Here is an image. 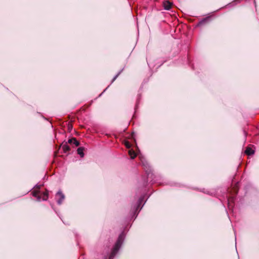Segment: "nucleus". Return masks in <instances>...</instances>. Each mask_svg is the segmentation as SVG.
<instances>
[{
  "mask_svg": "<svg viewBox=\"0 0 259 259\" xmlns=\"http://www.w3.org/2000/svg\"><path fill=\"white\" fill-rule=\"evenodd\" d=\"M40 186L36 187L31 192L32 195L37 198L38 201L47 200L48 198L49 193L47 190L41 192L39 191Z\"/></svg>",
  "mask_w": 259,
  "mask_h": 259,
  "instance_id": "obj_1",
  "label": "nucleus"
},
{
  "mask_svg": "<svg viewBox=\"0 0 259 259\" xmlns=\"http://www.w3.org/2000/svg\"><path fill=\"white\" fill-rule=\"evenodd\" d=\"M123 239H124L123 235L122 234H120L119 236L118 239L114 245V247L113 248V250H112V254L116 253L118 251V250H119V249L120 248V247L121 246V244L123 241Z\"/></svg>",
  "mask_w": 259,
  "mask_h": 259,
  "instance_id": "obj_2",
  "label": "nucleus"
},
{
  "mask_svg": "<svg viewBox=\"0 0 259 259\" xmlns=\"http://www.w3.org/2000/svg\"><path fill=\"white\" fill-rule=\"evenodd\" d=\"M210 20V17H206L201 20L196 25L197 27H201L207 24Z\"/></svg>",
  "mask_w": 259,
  "mask_h": 259,
  "instance_id": "obj_3",
  "label": "nucleus"
},
{
  "mask_svg": "<svg viewBox=\"0 0 259 259\" xmlns=\"http://www.w3.org/2000/svg\"><path fill=\"white\" fill-rule=\"evenodd\" d=\"M65 198L64 195L61 192L58 191L56 195V199L59 204H61Z\"/></svg>",
  "mask_w": 259,
  "mask_h": 259,
  "instance_id": "obj_4",
  "label": "nucleus"
},
{
  "mask_svg": "<svg viewBox=\"0 0 259 259\" xmlns=\"http://www.w3.org/2000/svg\"><path fill=\"white\" fill-rule=\"evenodd\" d=\"M163 5L164 9L169 10L171 8L172 4L169 1H164L163 3Z\"/></svg>",
  "mask_w": 259,
  "mask_h": 259,
  "instance_id": "obj_5",
  "label": "nucleus"
},
{
  "mask_svg": "<svg viewBox=\"0 0 259 259\" xmlns=\"http://www.w3.org/2000/svg\"><path fill=\"white\" fill-rule=\"evenodd\" d=\"M68 143L70 144H74L76 147L79 146V142L77 141V140L74 138L69 139L68 141Z\"/></svg>",
  "mask_w": 259,
  "mask_h": 259,
  "instance_id": "obj_6",
  "label": "nucleus"
},
{
  "mask_svg": "<svg viewBox=\"0 0 259 259\" xmlns=\"http://www.w3.org/2000/svg\"><path fill=\"white\" fill-rule=\"evenodd\" d=\"M254 153V150L252 149L250 147H246L245 150V153L247 155H251L253 154Z\"/></svg>",
  "mask_w": 259,
  "mask_h": 259,
  "instance_id": "obj_7",
  "label": "nucleus"
},
{
  "mask_svg": "<svg viewBox=\"0 0 259 259\" xmlns=\"http://www.w3.org/2000/svg\"><path fill=\"white\" fill-rule=\"evenodd\" d=\"M84 148L83 147H79L77 149V154L80 156L81 157H83L84 156L83 153Z\"/></svg>",
  "mask_w": 259,
  "mask_h": 259,
  "instance_id": "obj_8",
  "label": "nucleus"
},
{
  "mask_svg": "<svg viewBox=\"0 0 259 259\" xmlns=\"http://www.w3.org/2000/svg\"><path fill=\"white\" fill-rule=\"evenodd\" d=\"M62 149L64 153H66L70 150V147L67 144L63 145L62 146Z\"/></svg>",
  "mask_w": 259,
  "mask_h": 259,
  "instance_id": "obj_9",
  "label": "nucleus"
},
{
  "mask_svg": "<svg viewBox=\"0 0 259 259\" xmlns=\"http://www.w3.org/2000/svg\"><path fill=\"white\" fill-rule=\"evenodd\" d=\"M128 154L130 155L131 158L132 159L135 158L136 157V156H137L136 153H135V152L133 150H132V149H131V150H130L128 151Z\"/></svg>",
  "mask_w": 259,
  "mask_h": 259,
  "instance_id": "obj_10",
  "label": "nucleus"
},
{
  "mask_svg": "<svg viewBox=\"0 0 259 259\" xmlns=\"http://www.w3.org/2000/svg\"><path fill=\"white\" fill-rule=\"evenodd\" d=\"M120 71L113 78L112 80V82H114L115 79L118 77V76H119V75L120 74Z\"/></svg>",
  "mask_w": 259,
  "mask_h": 259,
  "instance_id": "obj_11",
  "label": "nucleus"
},
{
  "mask_svg": "<svg viewBox=\"0 0 259 259\" xmlns=\"http://www.w3.org/2000/svg\"><path fill=\"white\" fill-rule=\"evenodd\" d=\"M125 145L127 148H130L131 146V144L127 141L125 142Z\"/></svg>",
  "mask_w": 259,
  "mask_h": 259,
  "instance_id": "obj_12",
  "label": "nucleus"
}]
</instances>
